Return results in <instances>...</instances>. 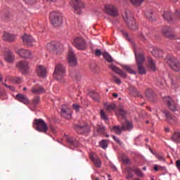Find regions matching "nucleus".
Listing matches in <instances>:
<instances>
[{"instance_id": "obj_29", "label": "nucleus", "mask_w": 180, "mask_h": 180, "mask_svg": "<svg viewBox=\"0 0 180 180\" xmlns=\"http://www.w3.org/2000/svg\"><path fill=\"white\" fill-rule=\"evenodd\" d=\"M131 129H133V124L128 120H125V123L122 124V129L126 131V130H131Z\"/></svg>"}, {"instance_id": "obj_13", "label": "nucleus", "mask_w": 180, "mask_h": 180, "mask_svg": "<svg viewBox=\"0 0 180 180\" xmlns=\"http://www.w3.org/2000/svg\"><path fill=\"white\" fill-rule=\"evenodd\" d=\"M46 49L49 51L54 53V54H58V50H60V44L56 41L51 42L46 45Z\"/></svg>"}, {"instance_id": "obj_50", "label": "nucleus", "mask_w": 180, "mask_h": 180, "mask_svg": "<svg viewBox=\"0 0 180 180\" xmlns=\"http://www.w3.org/2000/svg\"><path fill=\"white\" fill-rule=\"evenodd\" d=\"M100 115L101 119H103V120H108V116L103 110H101Z\"/></svg>"}, {"instance_id": "obj_37", "label": "nucleus", "mask_w": 180, "mask_h": 180, "mask_svg": "<svg viewBox=\"0 0 180 180\" xmlns=\"http://www.w3.org/2000/svg\"><path fill=\"white\" fill-rule=\"evenodd\" d=\"M127 175L126 178L127 179H130L133 178V176H134L133 172H134V169L129 167L127 169Z\"/></svg>"}, {"instance_id": "obj_2", "label": "nucleus", "mask_w": 180, "mask_h": 180, "mask_svg": "<svg viewBox=\"0 0 180 180\" xmlns=\"http://www.w3.org/2000/svg\"><path fill=\"white\" fill-rule=\"evenodd\" d=\"M65 74V66L63 65L61 63H58L56 65L55 70L53 72V77L57 79V81H60L62 83L65 82L64 80V75Z\"/></svg>"}, {"instance_id": "obj_11", "label": "nucleus", "mask_w": 180, "mask_h": 180, "mask_svg": "<svg viewBox=\"0 0 180 180\" xmlns=\"http://www.w3.org/2000/svg\"><path fill=\"white\" fill-rule=\"evenodd\" d=\"M22 43L25 46H27V47H32L35 43L34 38L32 35L25 34L22 36Z\"/></svg>"}, {"instance_id": "obj_57", "label": "nucleus", "mask_w": 180, "mask_h": 180, "mask_svg": "<svg viewBox=\"0 0 180 180\" xmlns=\"http://www.w3.org/2000/svg\"><path fill=\"white\" fill-rule=\"evenodd\" d=\"M13 82H15V84H20V82H22V78L21 77H15L13 79Z\"/></svg>"}, {"instance_id": "obj_24", "label": "nucleus", "mask_w": 180, "mask_h": 180, "mask_svg": "<svg viewBox=\"0 0 180 180\" xmlns=\"http://www.w3.org/2000/svg\"><path fill=\"white\" fill-rule=\"evenodd\" d=\"M2 39L4 41H15V40H16V37L9 32H4Z\"/></svg>"}, {"instance_id": "obj_12", "label": "nucleus", "mask_w": 180, "mask_h": 180, "mask_svg": "<svg viewBox=\"0 0 180 180\" xmlns=\"http://www.w3.org/2000/svg\"><path fill=\"white\" fill-rule=\"evenodd\" d=\"M16 53L22 58H32V52L27 49H19L16 50Z\"/></svg>"}, {"instance_id": "obj_1", "label": "nucleus", "mask_w": 180, "mask_h": 180, "mask_svg": "<svg viewBox=\"0 0 180 180\" xmlns=\"http://www.w3.org/2000/svg\"><path fill=\"white\" fill-rule=\"evenodd\" d=\"M122 18L127 23L129 29L131 30H137V24H136V20H134V17L133 13H131V11L129 10H125L122 13Z\"/></svg>"}, {"instance_id": "obj_35", "label": "nucleus", "mask_w": 180, "mask_h": 180, "mask_svg": "<svg viewBox=\"0 0 180 180\" xmlns=\"http://www.w3.org/2000/svg\"><path fill=\"white\" fill-rule=\"evenodd\" d=\"M70 77H72L73 79H76V81H79L81 79V73L73 72L70 73Z\"/></svg>"}, {"instance_id": "obj_56", "label": "nucleus", "mask_w": 180, "mask_h": 180, "mask_svg": "<svg viewBox=\"0 0 180 180\" xmlns=\"http://www.w3.org/2000/svg\"><path fill=\"white\" fill-rule=\"evenodd\" d=\"M38 102H40V97L39 96L34 97L33 100L34 105H37Z\"/></svg>"}, {"instance_id": "obj_26", "label": "nucleus", "mask_w": 180, "mask_h": 180, "mask_svg": "<svg viewBox=\"0 0 180 180\" xmlns=\"http://www.w3.org/2000/svg\"><path fill=\"white\" fill-rule=\"evenodd\" d=\"M16 98L19 102L24 103V105H27L29 103V98L22 94H17Z\"/></svg>"}, {"instance_id": "obj_19", "label": "nucleus", "mask_w": 180, "mask_h": 180, "mask_svg": "<svg viewBox=\"0 0 180 180\" xmlns=\"http://www.w3.org/2000/svg\"><path fill=\"white\" fill-rule=\"evenodd\" d=\"M31 91L34 94V95H39L40 94H44V92H46V90L41 85L35 84L32 88Z\"/></svg>"}, {"instance_id": "obj_39", "label": "nucleus", "mask_w": 180, "mask_h": 180, "mask_svg": "<svg viewBox=\"0 0 180 180\" xmlns=\"http://www.w3.org/2000/svg\"><path fill=\"white\" fill-rule=\"evenodd\" d=\"M143 0H129V2L134 6H140L143 4Z\"/></svg>"}, {"instance_id": "obj_53", "label": "nucleus", "mask_w": 180, "mask_h": 180, "mask_svg": "<svg viewBox=\"0 0 180 180\" xmlns=\"http://www.w3.org/2000/svg\"><path fill=\"white\" fill-rule=\"evenodd\" d=\"M72 107H73L74 110H75V112H79V108H81V106H79V105H78L77 103H74L72 105Z\"/></svg>"}, {"instance_id": "obj_64", "label": "nucleus", "mask_w": 180, "mask_h": 180, "mask_svg": "<svg viewBox=\"0 0 180 180\" xmlns=\"http://www.w3.org/2000/svg\"><path fill=\"white\" fill-rule=\"evenodd\" d=\"M0 95L1 96L5 95V91L2 90V89H0Z\"/></svg>"}, {"instance_id": "obj_5", "label": "nucleus", "mask_w": 180, "mask_h": 180, "mask_svg": "<svg viewBox=\"0 0 180 180\" xmlns=\"http://www.w3.org/2000/svg\"><path fill=\"white\" fill-rule=\"evenodd\" d=\"M33 126H36L35 129L39 131V133H44L46 134L49 131L47 123L41 119H35L33 122Z\"/></svg>"}, {"instance_id": "obj_43", "label": "nucleus", "mask_w": 180, "mask_h": 180, "mask_svg": "<svg viewBox=\"0 0 180 180\" xmlns=\"http://www.w3.org/2000/svg\"><path fill=\"white\" fill-rule=\"evenodd\" d=\"M137 66L139 74H141V75L146 74V69L143 67V65H137Z\"/></svg>"}, {"instance_id": "obj_61", "label": "nucleus", "mask_w": 180, "mask_h": 180, "mask_svg": "<svg viewBox=\"0 0 180 180\" xmlns=\"http://www.w3.org/2000/svg\"><path fill=\"white\" fill-rule=\"evenodd\" d=\"M175 16H176V18H177V19L180 20V12L178 11H175Z\"/></svg>"}, {"instance_id": "obj_36", "label": "nucleus", "mask_w": 180, "mask_h": 180, "mask_svg": "<svg viewBox=\"0 0 180 180\" xmlns=\"http://www.w3.org/2000/svg\"><path fill=\"white\" fill-rule=\"evenodd\" d=\"M102 56L108 63H113V58H112V56H110L108 52L103 53Z\"/></svg>"}, {"instance_id": "obj_3", "label": "nucleus", "mask_w": 180, "mask_h": 180, "mask_svg": "<svg viewBox=\"0 0 180 180\" xmlns=\"http://www.w3.org/2000/svg\"><path fill=\"white\" fill-rule=\"evenodd\" d=\"M49 19L51 25H53L54 27H59V26L63 25V15H61V13L57 11L51 12Z\"/></svg>"}, {"instance_id": "obj_62", "label": "nucleus", "mask_w": 180, "mask_h": 180, "mask_svg": "<svg viewBox=\"0 0 180 180\" xmlns=\"http://www.w3.org/2000/svg\"><path fill=\"white\" fill-rule=\"evenodd\" d=\"M139 37H140L141 40H142V41H144L146 40V37H144V34H141L139 35Z\"/></svg>"}, {"instance_id": "obj_17", "label": "nucleus", "mask_w": 180, "mask_h": 180, "mask_svg": "<svg viewBox=\"0 0 180 180\" xmlns=\"http://www.w3.org/2000/svg\"><path fill=\"white\" fill-rule=\"evenodd\" d=\"M72 113V111L71 110V108L68 107L67 105H63L61 108V115L63 117H65V119H71V115Z\"/></svg>"}, {"instance_id": "obj_22", "label": "nucleus", "mask_w": 180, "mask_h": 180, "mask_svg": "<svg viewBox=\"0 0 180 180\" xmlns=\"http://www.w3.org/2000/svg\"><path fill=\"white\" fill-rule=\"evenodd\" d=\"M4 58L7 63H13L15 61V56L9 50L4 52Z\"/></svg>"}, {"instance_id": "obj_9", "label": "nucleus", "mask_w": 180, "mask_h": 180, "mask_svg": "<svg viewBox=\"0 0 180 180\" xmlns=\"http://www.w3.org/2000/svg\"><path fill=\"white\" fill-rule=\"evenodd\" d=\"M68 63L70 67H77L78 64V59H77L74 49L72 48H70L68 51Z\"/></svg>"}, {"instance_id": "obj_4", "label": "nucleus", "mask_w": 180, "mask_h": 180, "mask_svg": "<svg viewBox=\"0 0 180 180\" xmlns=\"http://www.w3.org/2000/svg\"><path fill=\"white\" fill-rule=\"evenodd\" d=\"M72 44L75 49L82 51L86 50V47H88L86 41L82 37H75L73 38Z\"/></svg>"}, {"instance_id": "obj_58", "label": "nucleus", "mask_w": 180, "mask_h": 180, "mask_svg": "<svg viewBox=\"0 0 180 180\" xmlns=\"http://www.w3.org/2000/svg\"><path fill=\"white\" fill-rule=\"evenodd\" d=\"M112 139H113V140L115 141V142H117V144H119L120 146H122V142L120 141V139H119V138H117L115 136H112Z\"/></svg>"}, {"instance_id": "obj_46", "label": "nucleus", "mask_w": 180, "mask_h": 180, "mask_svg": "<svg viewBox=\"0 0 180 180\" xmlns=\"http://www.w3.org/2000/svg\"><path fill=\"white\" fill-rule=\"evenodd\" d=\"M98 133L101 134H105V131H106V128L104 126H98L97 129Z\"/></svg>"}, {"instance_id": "obj_45", "label": "nucleus", "mask_w": 180, "mask_h": 180, "mask_svg": "<svg viewBox=\"0 0 180 180\" xmlns=\"http://www.w3.org/2000/svg\"><path fill=\"white\" fill-rule=\"evenodd\" d=\"M91 98L92 99L96 101V102H99V98H100L99 94L96 92L92 93Z\"/></svg>"}, {"instance_id": "obj_52", "label": "nucleus", "mask_w": 180, "mask_h": 180, "mask_svg": "<svg viewBox=\"0 0 180 180\" xmlns=\"http://www.w3.org/2000/svg\"><path fill=\"white\" fill-rule=\"evenodd\" d=\"M112 81H114V82H115V84H122V81H120V79H119L117 77L112 75Z\"/></svg>"}, {"instance_id": "obj_8", "label": "nucleus", "mask_w": 180, "mask_h": 180, "mask_svg": "<svg viewBox=\"0 0 180 180\" xmlns=\"http://www.w3.org/2000/svg\"><path fill=\"white\" fill-rule=\"evenodd\" d=\"M104 12L109 15L110 16H112L113 18H116V16H119V11L117 10V7L115 6L113 4H106L104 6Z\"/></svg>"}, {"instance_id": "obj_28", "label": "nucleus", "mask_w": 180, "mask_h": 180, "mask_svg": "<svg viewBox=\"0 0 180 180\" xmlns=\"http://www.w3.org/2000/svg\"><path fill=\"white\" fill-rule=\"evenodd\" d=\"M146 96L148 99L154 102V98H155V94L154 93V91H153L151 89H148L146 91Z\"/></svg>"}, {"instance_id": "obj_21", "label": "nucleus", "mask_w": 180, "mask_h": 180, "mask_svg": "<svg viewBox=\"0 0 180 180\" xmlns=\"http://www.w3.org/2000/svg\"><path fill=\"white\" fill-rule=\"evenodd\" d=\"M164 36L169 37V39H174V30L169 28V27H165L162 30Z\"/></svg>"}, {"instance_id": "obj_14", "label": "nucleus", "mask_w": 180, "mask_h": 180, "mask_svg": "<svg viewBox=\"0 0 180 180\" xmlns=\"http://www.w3.org/2000/svg\"><path fill=\"white\" fill-rule=\"evenodd\" d=\"M74 129L79 134H84V133H88V131H89L90 130L89 125L88 124H84V125L75 124Z\"/></svg>"}, {"instance_id": "obj_54", "label": "nucleus", "mask_w": 180, "mask_h": 180, "mask_svg": "<svg viewBox=\"0 0 180 180\" xmlns=\"http://www.w3.org/2000/svg\"><path fill=\"white\" fill-rule=\"evenodd\" d=\"M154 155H155L156 158H158V160H159V161H164V156H162V155H160V154H155L153 153Z\"/></svg>"}, {"instance_id": "obj_15", "label": "nucleus", "mask_w": 180, "mask_h": 180, "mask_svg": "<svg viewBox=\"0 0 180 180\" xmlns=\"http://www.w3.org/2000/svg\"><path fill=\"white\" fill-rule=\"evenodd\" d=\"M17 67L22 72V74H27L29 70V63L26 60L20 61L17 63Z\"/></svg>"}, {"instance_id": "obj_55", "label": "nucleus", "mask_w": 180, "mask_h": 180, "mask_svg": "<svg viewBox=\"0 0 180 180\" xmlns=\"http://www.w3.org/2000/svg\"><path fill=\"white\" fill-rule=\"evenodd\" d=\"M3 85L5 86L6 88H8V89H10V91H15V87L13 86L8 85L4 83H3Z\"/></svg>"}, {"instance_id": "obj_20", "label": "nucleus", "mask_w": 180, "mask_h": 180, "mask_svg": "<svg viewBox=\"0 0 180 180\" xmlns=\"http://www.w3.org/2000/svg\"><path fill=\"white\" fill-rule=\"evenodd\" d=\"M133 47H134V54L136 56V60L137 63V65H143V63H144V60H146V58H144V56H143L141 54L137 55V51L136 50V44H134Z\"/></svg>"}, {"instance_id": "obj_18", "label": "nucleus", "mask_w": 180, "mask_h": 180, "mask_svg": "<svg viewBox=\"0 0 180 180\" xmlns=\"http://www.w3.org/2000/svg\"><path fill=\"white\" fill-rule=\"evenodd\" d=\"M162 17L166 22L168 23H172L175 22V17L172 15V13L169 11H165L163 13Z\"/></svg>"}, {"instance_id": "obj_49", "label": "nucleus", "mask_w": 180, "mask_h": 180, "mask_svg": "<svg viewBox=\"0 0 180 180\" xmlns=\"http://www.w3.org/2000/svg\"><path fill=\"white\" fill-rule=\"evenodd\" d=\"M134 172H135L136 175H137V176H143V172H141V170H140V169L135 167L134 169Z\"/></svg>"}, {"instance_id": "obj_51", "label": "nucleus", "mask_w": 180, "mask_h": 180, "mask_svg": "<svg viewBox=\"0 0 180 180\" xmlns=\"http://www.w3.org/2000/svg\"><path fill=\"white\" fill-rule=\"evenodd\" d=\"M171 84H172V88L173 89H176V88H178V84H176V82H175L174 79H171Z\"/></svg>"}, {"instance_id": "obj_38", "label": "nucleus", "mask_w": 180, "mask_h": 180, "mask_svg": "<svg viewBox=\"0 0 180 180\" xmlns=\"http://www.w3.org/2000/svg\"><path fill=\"white\" fill-rule=\"evenodd\" d=\"M117 115L118 116H120L121 117H122V119H124L125 116H126V111H124V110H123V108H120L117 111Z\"/></svg>"}, {"instance_id": "obj_33", "label": "nucleus", "mask_w": 180, "mask_h": 180, "mask_svg": "<svg viewBox=\"0 0 180 180\" xmlns=\"http://www.w3.org/2000/svg\"><path fill=\"white\" fill-rule=\"evenodd\" d=\"M148 67L152 71H155L157 70V66L155 63L151 58L148 59Z\"/></svg>"}, {"instance_id": "obj_63", "label": "nucleus", "mask_w": 180, "mask_h": 180, "mask_svg": "<svg viewBox=\"0 0 180 180\" xmlns=\"http://www.w3.org/2000/svg\"><path fill=\"white\" fill-rule=\"evenodd\" d=\"M154 171H160V167H158V165H155L154 167Z\"/></svg>"}, {"instance_id": "obj_23", "label": "nucleus", "mask_w": 180, "mask_h": 180, "mask_svg": "<svg viewBox=\"0 0 180 180\" xmlns=\"http://www.w3.org/2000/svg\"><path fill=\"white\" fill-rule=\"evenodd\" d=\"M109 68L113 71V72H115L116 74H118V75H120V77H122V78H126L127 77V75L122 70L119 69V68L116 67L113 65H110Z\"/></svg>"}, {"instance_id": "obj_59", "label": "nucleus", "mask_w": 180, "mask_h": 180, "mask_svg": "<svg viewBox=\"0 0 180 180\" xmlns=\"http://www.w3.org/2000/svg\"><path fill=\"white\" fill-rule=\"evenodd\" d=\"M122 162H124V164H129V162H130V160L127 158H123Z\"/></svg>"}, {"instance_id": "obj_41", "label": "nucleus", "mask_w": 180, "mask_h": 180, "mask_svg": "<svg viewBox=\"0 0 180 180\" xmlns=\"http://www.w3.org/2000/svg\"><path fill=\"white\" fill-rule=\"evenodd\" d=\"M123 129L120 127H119L118 126H114L112 127V131H115V133H116V134H121L122 131Z\"/></svg>"}, {"instance_id": "obj_42", "label": "nucleus", "mask_w": 180, "mask_h": 180, "mask_svg": "<svg viewBox=\"0 0 180 180\" xmlns=\"http://www.w3.org/2000/svg\"><path fill=\"white\" fill-rule=\"evenodd\" d=\"M123 69L126 70V71H127V72H129V74L136 75V71L130 68V66L129 65H124Z\"/></svg>"}, {"instance_id": "obj_40", "label": "nucleus", "mask_w": 180, "mask_h": 180, "mask_svg": "<svg viewBox=\"0 0 180 180\" xmlns=\"http://www.w3.org/2000/svg\"><path fill=\"white\" fill-rule=\"evenodd\" d=\"M105 108L108 112H111V110H114V109H116V105L110 103L109 105H105Z\"/></svg>"}, {"instance_id": "obj_60", "label": "nucleus", "mask_w": 180, "mask_h": 180, "mask_svg": "<svg viewBox=\"0 0 180 180\" xmlns=\"http://www.w3.org/2000/svg\"><path fill=\"white\" fill-rule=\"evenodd\" d=\"M95 54H96V56H101L102 51H101V50H99V49H97V50H96Z\"/></svg>"}, {"instance_id": "obj_6", "label": "nucleus", "mask_w": 180, "mask_h": 180, "mask_svg": "<svg viewBox=\"0 0 180 180\" xmlns=\"http://www.w3.org/2000/svg\"><path fill=\"white\" fill-rule=\"evenodd\" d=\"M167 63L169 67L174 71H180V63L175 56H168Z\"/></svg>"}, {"instance_id": "obj_7", "label": "nucleus", "mask_w": 180, "mask_h": 180, "mask_svg": "<svg viewBox=\"0 0 180 180\" xmlns=\"http://www.w3.org/2000/svg\"><path fill=\"white\" fill-rule=\"evenodd\" d=\"M70 5L77 15H81V10L85 8V3L82 0H71Z\"/></svg>"}, {"instance_id": "obj_44", "label": "nucleus", "mask_w": 180, "mask_h": 180, "mask_svg": "<svg viewBox=\"0 0 180 180\" xmlns=\"http://www.w3.org/2000/svg\"><path fill=\"white\" fill-rule=\"evenodd\" d=\"M100 146L101 147V148H103L104 150L105 148H108V141L107 140H102L100 142Z\"/></svg>"}, {"instance_id": "obj_30", "label": "nucleus", "mask_w": 180, "mask_h": 180, "mask_svg": "<svg viewBox=\"0 0 180 180\" xmlns=\"http://www.w3.org/2000/svg\"><path fill=\"white\" fill-rule=\"evenodd\" d=\"M152 54L153 56H154V57H155L156 58H162V54H163V52L162 51L158 49H154L153 51H152Z\"/></svg>"}, {"instance_id": "obj_34", "label": "nucleus", "mask_w": 180, "mask_h": 180, "mask_svg": "<svg viewBox=\"0 0 180 180\" xmlns=\"http://www.w3.org/2000/svg\"><path fill=\"white\" fill-rule=\"evenodd\" d=\"M172 141H174V143H180V133L174 132L172 136Z\"/></svg>"}, {"instance_id": "obj_48", "label": "nucleus", "mask_w": 180, "mask_h": 180, "mask_svg": "<svg viewBox=\"0 0 180 180\" xmlns=\"http://www.w3.org/2000/svg\"><path fill=\"white\" fill-rule=\"evenodd\" d=\"M91 160L96 167H97L98 168L101 167V165H102V164L101 163V160L99 159H91Z\"/></svg>"}, {"instance_id": "obj_25", "label": "nucleus", "mask_w": 180, "mask_h": 180, "mask_svg": "<svg viewBox=\"0 0 180 180\" xmlns=\"http://www.w3.org/2000/svg\"><path fill=\"white\" fill-rule=\"evenodd\" d=\"M37 74L38 77L41 78H44L46 77V74H47V70L43 65H39L37 68Z\"/></svg>"}, {"instance_id": "obj_16", "label": "nucleus", "mask_w": 180, "mask_h": 180, "mask_svg": "<svg viewBox=\"0 0 180 180\" xmlns=\"http://www.w3.org/2000/svg\"><path fill=\"white\" fill-rule=\"evenodd\" d=\"M165 117H166L167 122H169L171 124H175L176 122H178V118L176 117H174L171 115V113L168 110H163L162 112Z\"/></svg>"}, {"instance_id": "obj_27", "label": "nucleus", "mask_w": 180, "mask_h": 180, "mask_svg": "<svg viewBox=\"0 0 180 180\" xmlns=\"http://www.w3.org/2000/svg\"><path fill=\"white\" fill-rule=\"evenodd\" d=\"M66 141L68 144L72 146L73 147H78L79 146V142H78V141H77L73 137H66Z\"/></svg>"}, {"instance_id": "obj_31", "label": "nucleus", "mask_w": 180, "mask_h": 180, "mask_svg": "<svg viewBox=\"0 0 180 180\" xmlns=\"http://www.w3.org/2000/svg\"><path fill=\"white\" fill-rule=\"evenodd\" d=\"M129 91L132 96H140V93L139 92V91H137V89H136L134 86H130Z\"/></svg>"}, {"instance_id": "obj_47", "label": "nucleus", "mask_w": 180, "mask_h": 180, "mask_svg": "<svg viewBox=\"0 0 180 180\" xmlns=\"http://www.w3.org/2000/svg\"><path fill=\"white\" fill-rule=\"evenodd\" d=\"M25 4L26 5H28V6H32V5H34L36 2H37V0H23Z\"/></svg>"}, {"instance_id": "obj_32", "label": "nucleus", "mask_w": 180, "mask_h": 180, "mask_svg": "<svg viewBox=\"0 0 180 180\" xmlns=\"http://www.w3.org/2000/svg\"><path fill=\"white\" fill-rule=\"evenodd\" d=\"M146 16L150 22H155V18H154V14H153L152 11H147L146 12Z\"/></svg>"}, {"instance_id": "obj_10", "label": "nucleus", "mask_w": 180, "mask_h": 180, "mask_svg": "<svg viewBox=\"0 0 180 180\" xmlns=\"http://www.w3.org/2000/svg\"><path fill=\"white\" fill-rule=\"evenodd\" d=\"M164 102L168 106L169 109L172 110V112H176L178 110V106L175 103V101L172 99V98L167 96L164 98Z\"/></svg>"}]
</instances>
